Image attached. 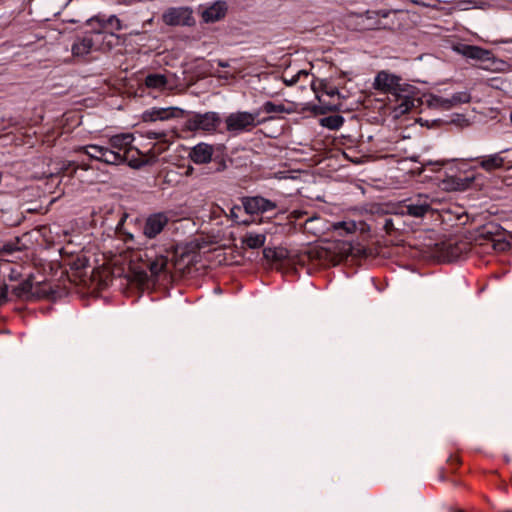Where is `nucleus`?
Segmentation results:
<instances>
[{"label":"nucleus","mask_w":512,"mask_h":512,"mask_svg":"<svg viewBox=\"0 0 512 512\" xmlns=\"http://www.w3.org/2000/svg\"><path fill=\"white\" fill-rule=\"evenodd\" d=\"M335 229L343 228L348 233L353 232L355 230V224L354 223H347V222H338L334 225Z\"/></svg>","instance_id":"obj_28"},{"label":"nucleus","mask_w":512,"mask_h":512,"mask_svg":"<svg viewBox=\"0 0 512 512\" xmlns=\"http://www.w3.org/2000/svg\"><path fill=\"white\" fill-rule=\"evenodd\" d=\"M448 101L450 109H452L458 105L469 103L471 101V95L467 90L456 92L448 97Z\"/></svg>","instance_id":"obj_19"},{"label":"nucleus","mask_w":512,"mask_h":512,"mask_svg":"<svg viewBox=\"0 0 512 512\" xmlns=\"http://www.w3.org/2000/svg\"><path fill=\"white\" fill-rule=\"evenodd\" d=\"M185 111L179 107H152L142 113L144 122L166 121L172 118H179Z\"/></svg>","instance_id":"obj_9"},{"label":"nucleus","mask_w":512,"mask_h":512,"mask_svg":"<svg viewBox=\"0 0 512 512\" xmlns=\"http://www.w3.org/2000/svg\"><path fill=\"white\" fill-rule=\"evenodd\" d=\"M259 115L260 110L254 112L237 111L230 113L225 118L226 129L233 134L250 131L260 123L258 120Z\"/></svg>","instance_id":"obj_3"},{"label":"nucleus","mask_w":512,"mask_h":512,"mask_svg":"<svg viewBox=\"0 0 512 512\" xmlns=\"http://www.w3.org/2000/svg\"><path fill=\"white\" fill-rule=\"evenodd\" d=\"M133 141V134L122 133L112 136L109 139V146L89 144L79 147L77 151L108 165H120L126 161L127 153L132 149Z\"/></svg>","instance_id":"obj_2"},{"label":"nucleus","mask_w":512,"mask_h":512,"mask_svg":"<svg viewBox=\"0 0 512 512\" xmlns=\"http://www.w3.org/2000/svg\"><path fill=\"white\" fill-rule=\"evenodd\" d=\"M192 9L189 7H172L166 10L162 16L165 24L170 26H190L194 24Z\"/></svg>","instance_id":"obj_7"},{"label":"nucleus","mask_w":512,"mask_h":512,"mask_svg":"<svg viewBox=\"0 0 512 512\" xmlns=\"http://www.w3.org/2000/svg\"><path fill=\"white\" fill-rule=\"evenodd\" d=\"M31 280H25L12 289V293L18 298L28 299L33 295Z\"/></svg>","instance_id":"obj_18"},{"label":"nucleus","mask_w":512,"mask_h":512,"mask_svg":"<svg viewBox=\"0 0 512 512\" xmlns=\"http://www.w3.org/2000/svg\"><path fill=\"white\" fill-rule=\"evenodd\" d=\"M373 86L376 90L391 94L396 103L393 108L395 118L411 111L419 101L414 86L402 83L399 76L385 70L377 73Z\"/></svg>","instance_id":"obj_1"},{"label":"nucleus","mask_w":512,"mask_h":512,"mask_svg":"<svg viewBox=\"0 0 512 512\" xmlns=\"http://www.w3.org/2000/svg\"><path fill=\"white\" fill-rule=\"evenodd\" d=\"M504 162H505V159L501 155V152H500V153H494V154H490L488 156L482 157L480 160V166L484 170L490 172V171L502 168L504 165Z\"/></svg>","instance_id":"obj_14"},{"label":"nucleus","mask_w":512,"mask_h":512,"mask_svg":"<svg viewBox=\"0 0 512 512\" xmlns=\"http://www.w3.org/2000/svg\"><path fill=\"white\" fill-rule=\"evenodd\" d=\"M107 23L115 30L119 31L122 29L121 21L114 15L110 16L107 19Z\"/></svg>","instance_id":"obj_27"},{"label":"nucleus","mask_w":512,"mask_h":512,"mask_svg":"<svg viewBox=\"0 0 512 512\" xmlns=\"http://www.w3.org/2000/svg\"><path fill=\"white\" fill-rule=\"evenodd\" d=\"M168 265V258L167 256L161 254L154 258L148 259V269L152 276H158L162 272L166 270V267Z\"/></svg>","instance_id":"obj_15"},{"label":"nucleus","mask_w":512,"mask_h":512,"mask_svg":"<svg viewBox=\"0 0 512 512\" xmlns=\"http://www.w3.org/2000/svg\"><path fill=\"white\" fill-rule=\"evenodd\" d=\"M8 289L6 285L0 286V304H3L7 300Z\"/></svg>","instance_id":"obj_29"},{"label":"nucleus","mask_w":512,"mask_h":512,"mask_svg":"<svg viewBox=\"0 0 512 512\" xmlns=\"http://www.w3.org/2000/svg\"><path fill=\"white\" fill-rule=\"evenodd\" d=\"M169 216L165 212L150 214L144 221L143 235L146 238H156L168 225Z\"/></svg>","instance_id":"obj_8"},{"label":"nucleus","mask_w":512,"mask_h":512,"mask_svg":"<svg viewBox=\"0 0 512 512\" xmlns=\"http://www.w3.org/2000/svg\"><path fill=\"white\" fill-rule=\"evenodd\" d=\"M452 50L468 59L479 61H486L491 59V52L479 46L456 43L452 46Z\"/></svg>","instance_id":"obj_11"},{"label":"nucleus","mask_w":512,"mask_h":512,"mask_svg":"<svg viewBox=\"0 0 512 512\" xmlns=\"http://www.w3.org/2000/svg\"><path fill=\"white\" fill-rule=\"evenodd\" d=\"M218 65H219L220 67H224V68H225V67H228V63H227V62H224V61H221V60H219V61H218Z\"/></svg>","instance_id":"obj_30"},{"label":"nucleus","mask_w":512,"mask_h":512,"mask_svg":"<svg viewBox=\"0 0 512 512\" xmlns=\"http://www.w3.org/2000/svg\"><path fill=\"white\" fill-rule=\"evenodd\" d=\"M302 76L307 77L308 73L305 70H300L295 75H293L290 79L284 78V82L286 83V85L292 86V85L296 84L299 81L300 77H302Z\"/></svg>","instance_id":"obj_25"},{"label":"nucleus","mask_w":512,"mask_h":512,"mask_svg":"<svg viewBox=\"0 0 512 512\" xmlns=\"http://www.w3.org/2000/svg\"><path fill=\"white\" fill-rule=\"evenodd\" d=\"M221 123L217 112L191 113L185 121L184 128L190 132L203 131L213 133Z\"/></svg>","instance_id":"obj_4"},{"label":"nucleus","mask_w":512,"mask_h":512,"mask_svg":"<svg viewBox=\"0 0 512 512\" xmlns=\"http://www.w3.org/2000/svg\"><path fill=\"white\" fill-rule=\"evenodd\" d=\"M242 203L248 214H263L278 207L276 202L262 196L244 198Z\"/></svg>","instance_id":"obj_10"},{"label":"nucleus","mask_w":512,"mask_h":512,"mask_svg":"<svg viewBox=\"0 0 512 512\" xmlns=\"http://www.w3.org/2000/svg\"><path fill=\"white\" fill-rule=\"evenodd\" d=\"M68 166H70V163L67 166L63 167V170H67Z\"/></svg>","instance_id":"obj_33"},{"label":"nucleus","mask_w":512,"mask_h":512,"mask_svg":"<svg viewBox=\"0 0 512 512\" xmlns=\"http://www.w3.org/2000/svg\"><path fill=\"white\" fill-rule=\"evenodd\" d=\"M105 36L101 32L87 33L78 38L72 45L71 52L74 57H84L93 50L99 49V41Z\"/></svg>","instance_id":"obj_6"},{"label":"nucleus","mask_w":512,"mask_h":512,"mask_svg":"<svg viewBox=\"0 0 512 512\" xmlns=\"http://www.w3.org/2000/svg\"><path fill=\"white\" fill-rule=\"evenodd\" d=\"M321 122L323 126L329 129H338L343 125L344 119L342 116L334 115L323 118Z\"/></svg>","instance_id":"obj_21"},{"label":"nucleus","mask_w":512,"mask_h":512,"mask_svg":"<svg viewBox=\"0 0 512 512\" xmlns=\"http://www.w3.org/2000/svg\"><path fill=\"white\" fill-rule=\"evenodd\" d=\"M227 12V4L224 1H216L203 10L202 19L206 23H213L224 18Z\"/></svg>","instance_id":"obj_13"},{"label":"nucleus","mask_w":512,"mask_h":512,"mask_svg":"<svg viewBox=\"0 0 512 512\" xmlns=\"http://www.w3.org/2000/svg\"><path fill=\"white\" fill-rule=\"evenodd\" d=\"M319 86L322 89V91L328 95V96H340V92L336 87L329 86L327 83H325L323 80L319 82Z\"/></svg>","instance_id":"obj_23"},{"label":"nucleus","mask_w":512,"mask_h":512,"mask_svg":"<svg viewBox=\"0 0 512 512\" xmlns=\"http://www.w3.org/2000/svg\"><path fill=\"white\" fill-rule=\"evenodd\" d=\"M145 84L149 88L161 89L167 84V79L162 74H150L145 79Z\"/></svg>","instance_id":"obj_20"},{"label":"nucleus","mask_w":512,"mask_h":512,"mask_svg":"<svg viewBox=\"0 0 512 512\" xmlns=\"http://www.w3.org/2000/svg\"><path fill=\"white\" fill-rule=\"evenodd\" d=\"M426 103L431 108L440 110H450L448 97L436 94H429L426 98Z\"/></svg>","instance_id":"obj_17"},{"label":"nucleus","mask_w":512,"mask_h":512,"mask_svg":"<svg viewBox=\"0 0 512 512\" xmlns=\"http://www.w3.org/2000/svg\"><path fill=\"white\" fill-rule=\"evenodd\" d=\"M266 235L263 233L248 232L242 238V243L250 249H258L264 246Z\"/></svg>","instance_id":"obj_16"},{"label":"nucleus","mask_w":512,"mask_h":512,"mask_svg":"<svg viewBox=\"0 0 512 512\" xmlns=\"http://www.w3.org/2000/svg\"><path fill=\"white\" fill-rule=\"evenodd\" d=\"M509 41L508 40H502V41H499L498 43H508Z\"/></svg>","instance_id":"obj_31"},{"label":"nucleus","mask_w":512,"mask_h":512,"mask_svg":"<svg viewBox=\"0 0 512 512\" xmlns=\"http://www.w3.org/2000/svg\"><path fill=\"white\" fill-rule=\"evenodd\" d=\"M433 200L427 195H417L416 197L404 200L397 209V214L408 215L411 217H424L432 210Z\"/></svg>","instance_id":"obj_5"},{"label":"nucleus","mask_w":512,"mask_h":512,"mask_svg":"<svg viewBox=\"0 0 512 512\" xmlns=\"http://www.w3.org/2000/svg\"><path fill=\"white\" fill-rule=\"evenodd\" d=\"M262 110L266 113H280L284 111V106L281 104L277 105L268 101L264 103Z\"/></svg>","instance_id":"obj_22"},{"label":"nucleus","mask_w":512,"mask_h":512,"mask_svg":"<svg viewBox=\"0 0 512 512\" xmlns=\"http://www.w3.org/2000/svg\"><path fill=\"white\" fill-rule=\"evenodd\" d=\"M473 180V177L458 178L454 188L458 190H465L470 186Z\"/></svg>","instance_id":"obj_24"},{"label":"nucleus","mask_w":512,"mask_h":512,"mask_svg":"<svg viewBox=\"0 0 512 512\" xmlns=\"http://www.w3.org/2000/svg\"><path fill=\"white\" fill-rule=\"evenodd\" d=\"M312 88H313V90H315V91L317 90V87L315 86V84H313V85H312Z\"/></svg>","instance_id":"obj_32"},{"label":"nucleus","mask_w":512,"mask_h":512,"mask_svg":"<svg viewBox=\"0 0 512 512\" xmlns=\"http://www.w3.org/2000/svg\"><path fill=\"white\" fill-rule=\"evenodd\" d=\"M213 152L212 145L199 143L191 149L189 157L195 164H206L211 161Z\"/></svg>","instance_id":"obj_12"},{"label":"nucleus","mask_w":512,"mask_h":512,"mask_svg":"<svg viewBox=\"0 0 512 512\" xmlns=\"http://www.w3.org/2000/svg\"><path fill=\"white\" fill-rule=\"evenodd\" d=\"M166 136H167V134L164 131H159V132L147 131V132H145V137L148 139H159V140H163L164 142H167L165 140Z\"/></svg>","instance_id":"obj_26"}]
</instances>
